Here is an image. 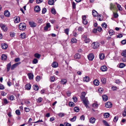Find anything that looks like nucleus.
<instances>
[{
  "label": "nucleus",
  "mask_w": 126,
  "mask_h": 126,
  "mask_svg": "<svg viewBox=\"0 0 126 126\" xmlns=\"http://www.w3.org/2000/svg\"><path fill=\"white\" fill-rule=\"evenodd\" d=\"M82 39L85 43H86L90 42V40L88 37H87V35L86 33L82 35Z\"/></svg>",
  "instance_id": "nucleus-1"
},
{
  "label": "nucleus",
  "mask_w": 126,
  "mask_h": 126,
  "mask_svg": "<svg viewBox=\"0 0 126 126\" xmlns=\"http://www.w3.org/2000/svg\"><path fill=\"white\" fill-rule=\"evenodd\" d=\"M26 25L23 23H20L19 26V28L21 30H24L26 28Z\"/></svg>",
  "instance_id": "nucleus-2"
},
{
  "label": "nucleus",
  "mask_w": 126,
  "mask_h": 126,
  "mask_svg": "<svg viewBox=\"0 0 126 126\" xmlns=\"http://www.w3.org/2000/svg\"><path fill=\"white\" fill-rule=\"evenodd\" d=\"M91 45L93 48L95 49L99 47V44L97 42H94L92 43Z\"/></svg>",
  "instance_id": "nucleus-3"
},
{
  "label": "nucleus",
  "mask_w": 126,
  "mask_h": 126,
  "mask_svg": "<svg viewBox=\"0 0 126 126\" xmlns=\"http://www.w3.org/2000/svg\"><path fill=\"white\" fill-rule=\"evenodd\" d=\"M0 27L3 31L5 32H6L8 30L7 27L5 25L2 23H0Z\"/></svg>",
  "instance_id": "nucleus-4"
},
{
  "label": "nucleus",
  "mask_w": 126,
  "mask_h": 126,
  "mask_svg": "<svg viewBox=\"0 0 126 126\" xmlns=\"http://www.w3.org/2000/svg\"><path fill=\"white\" fill-rule=\"evenodd\" d=\"M115 4V3L114 4L111 3L110 4V9L111 10H115L116 9Z\"/></svg>",
  "instance_id": "nucleus-5"
},
{
  "label": "nucleus",
  "mask_w": 126,
  "mask_h": 126,
  "mask_svg": "<svg viewBox=\"0 0 126 126\" xmlns=\"http://www.w3.org/2000/svg\"><path fill=\"white\" fill-rule=\"evenodd\" d=\"M88 57V59L90 61H92L94 57V54L93 53H91L89 54Z\"/></svg>",
  "instance_id": "nucleus-6"
},
{
  "label": "nucleus",
  "mask_w": 126,
  "mask_h": 126,
  "mask_svg": "<svg viewBox=\"0 0 126 126\" xmlns=\"http://www.w3.org/2000/svg\"><path fill=\"white\" fill-rule=\"evenodd\" d=\"M112 104L110 102L106 103L105 104V106L107 108H110L112 106Z\"/></svg>",
  "instance_id": "nucleus-7"
},
{
  "label": "nucleus",
  "mask_w": 126,
  "mask_h": 126,
  "mask_svg": "<svg viewBox=\"0 0 126 126\" xmlns=\"http://www.w3.org/2000/svg\"><path fill=\"white\" fill-rule=\"evenodd\" d=\"M82 101H83V104H84L85 106L87 108L88 107L87 104L89 103L88 100L86 99Z\"/></svg>",
  "instance_id": "nucleus-8"
},
{
  "label": "nucleus",
  "mask_w": 126,
  "mask_h": 126,
  "mask_svg": "<svg viewBox=\"0 0 126 126\" xmlns=\"http://www.w3.org/2000/svg\"><path fill=\"white\" fill-rule=\"evenodd\" d=\"M107 67L106 65H103L101 67V70L103 72L106 71L107 70Z\"/></svg>",
  "instance_id": "nucleus-9"
},
{
  "label": "nucleus",
  "mask_w": 126,
  "mask_h": 126,
  "mask_svg": "<svg viewBox=\"0 0 126 126\" xmlns=\"http://www.w3.org/2000/svg\"><path fill=\"white\" fill-rule=\"evenodd\" d=\"M34 9L35 12H38L40 11V9L39 6H37L35 7Z\"/></svg>",
  "instance_id": "nucleus-10"
},
{
  "label": "nucleus",
  "mask_w": 126,
  "mask_h": 126,
  "mask_svg": "<svg viewBox=\"0 0 126 126\" xmlns=\"http://www.w3.org/2000/svg\"><path fill=\"white\" fill-rule=\"evenodd\" d=\"M51 65L54 68H56L58 67V64L57 62H54L52 63Z\"/></svg>",
  "instance_id": "nucleus-11"
},
{
  "label": "nucleus",
  "mask_w": 126,
  "mask_h": 126,
  "mask_svg": "<svg viewBox=\"0 0 126 126\" xmlns=\"http://www.w3.org/2000/svg\"><path fill=\"white\" fill-rule=\"evenodd\" d=\"M5 16L7 17H9L10 16V13L8 10H6L4 12Z\"/></svg>",
  "instance_id": "nucleus-12"
},
{
  "label": "nucleus",
  "mask_w": 126,
  "mask_h": 126,
  "mask_svg": "<svg viewBox=\"0 0 126 126\" xmlns=\"http://www.w3.org/2000/svg\"><path fill=\"white\" fill-rule=\"evenodd\" d=\"M51 25L49 23H47V24L46 26L44 27V30L45 31H47L48 28L50 27Z\"/></svg>",
  "instance_id": "nucleus-13"
},
{
  "label": "nucleus",
  "mask_w": 126,
  "mask_h": 126,
  "mask_svg": "<svg viewBox=\"0 0 126 126\" xmlns=\"http://www.w3.org/2000/svg\"><path fill=\"white\" fill-rule=\"evenodd\" d=\"M8 47L7 45L5 43H2L1 44V47L3 49H6Z\"/></svg>",
  "instance_id": "nucleus-14"
},
{
  "label": "nucleus",
  "mask_w": 126,
  "mask_h": 126,
  "mask_svg": "<svg viewBox=\"0 0 126 126\" xmlns=\"http://www.w3.org/2000/svg\"><path fill=\"white\" fill-rule=\"evenodd\" d=\"M25 88L27 90H29L31 88V85L29 83L26 84L25 86Z\"/></svg>",
  "instance_id": "nucleus-15"
},
{
  "label": "nucleus",
  "mask_w": 126,
  "mask_h": 126,
  "mask_svg": "<svg viewBox=\"0 0 126 126\" xmlns=\"http://www.w3.org/2000/svg\"><path fill=\"white\" fill-rule=\"evenodd\" d=\"M102 98L103 100L105 101H107L108 99V96L105 94H104L102 96Z\"/></svg>",
  "instance_id": "nucleus-16"
},
{
  "label": "nucleus",
  "mask_w": 126,
  "mask_h": 126,
  "mask_svg": "<svg viewBox=\"0 0 126 126\" xmlns=\"http://www.w3.org/2000/svg\"><path fill=\"white\" fill-rule=\"evenodd\" d=\"M83 80L84 82H88L89 80V77L87 76H86L85 77L83 78Z\"/></svg>",
  "instance_id": "nucleus-17"
},
{
  "label": "nucleus",
  "mask_w": 126,
  "mask_h": 126,
  "mask_svg": "<svg viewBox=\"0 0 126 126\" xmlns=\"http://www.w3.org/2000/svg\"><path fill=\"white\" fill-rule=\"evenodd\" d=\"M74 58L76 59H79L80 58V55L79 53H77L75 55Z\"/></svg>",
  "instance_id": "nucleus-18"
},
{
  "label": "nucleus",
  "mask_w": 126,
  "mask_h": 126,
  "mask_svg": "<svg viewBox=\"0 0 126 126\" xmlns=\"http://www.w3.org/2000/svg\"><path fill=\"white\" fill-rule=\"evenodd\" d=\"M92 14L94 17H96L98 15L97 12L95 10H93L92 12Z\"/></svg>",
  "instance_id": "nucleus-19"
},
{
  "label": "nucleus",
  "mask_w": 126,
  "mask_h": 126,
  "mask_svg": "<svg viewBox=\"0 0 126 126\" xmlns=\"http://www.w3.org/2000/svg\"><path fill=\"white\" fill-rule=\"evenodd\" d=\"M95 119L93 117H92L90 118V123L93 124L95 123Z\"/></svg>",
  "instance_id": "nucleus-20"
},
{
  "label": "nucleus",
  "mask_w": 126,
  "mask_h": 126,
  "mask_svg": "<svg viewBox=\"0 0 126 126\" xmlns=\"http://www.w3.org/2000/svg\"><path fill=\"white\" fill-rule=\"evenodd\" d=\"M105 57L103 53H101L99 55L100 59L101 60H102L104 59Z\"/></svg>",
  "instance_id": "nucleus-21"
},
{
  "label": "nucleus",
  "mask_w": 126,
  "mask_h": 126,
  "mask_svg": "<svg viewBox=\"0 0 126 126\" xmlns=\"http://www.w3.org/2000/svg\"><path fill=\"white\" fill-rule=\"evenodd\" d=\"M26 37V35L25 33H23L20 35V38L22 39H24Z\"/></svg>",
  "instance_id": "nucleus-22"
},
{
  "label": "nucleus",
  "mask_w": 126,
  "mask_h": 126,
  "mask_svg": "<svg viewBox=\"0 0 126 126\" xmlns=\"http://www.w3.org/2000/svg\"><path fill=\"white\" fill-rule=\"evenodd\" d=\"M30 25L31 27H36V25L35 23L33 22H29Z\"/></svg>",
  "instance_id": "nucleus-23"
},
{
  "label": "nucleus",
  "mask_w": 126,
  "mask_h": 126,
  "mask_svg": "<svg viewBox=\"0 0 126 126\" xmlns=\"http://www.w3.org/2000/svg\"><path fill=\"white\" fill-rule=\"evenodd\" d=\"M28 76L29 79H32L33 78V75L32 73H29L28 74Z\"/></svg>",
  "instance_id": "nucleus-24"
},
{
  "label": "nucleus",
  "mask_w": 126,
  "mask_h": 126,
  "mask_svg": "<svg viewBox=\"0 0 126 126\" xmlns=\"http://www.w3.org/2000/svg\"><path fill=\"white\" fill-rule=\"evenodd\" d=\"M2 60H5L7 58L6 55L4 54H2L1 56Z\"/></svg>",
  "instance_id": "nucleus-25"
},
{
  "label": "nucleus",
  "mask_w": 126,
  "mask_h": 126,
  "mask_svg": "<svg viewBox=\"0 0 126 126\" xmlns=\"http://www.w3.org/2000/svg\"><path fill=\"white\" fill-rule=\"evenodd\" d=\"M66 79H62L61 81V83L63 84H65L66 82Z\"/></svg>",
  "instance_id": "nucleus-26"
},
{
  "label": "nucleus",
  "mask_w": 126,
  "mask_h": 126,
  "mask_svg": "<svg viewBox=\"0 0 126 126\" xmlns=\"http://www.w3.org/2000/svg\"><path fill=\"white\" fill-rule=\"evenodd\" d=\"M93 82H94V84L96 86H98L99 84V81L97 79L94 80V81Z\"/></svg>",
  "instance_id": "nucleus-27"
},
{
  "label": "nucleus",
  "mask_w": 126,
  "mask_h": 126,
  "mask_svg": "<svg viewBox=\"0 0 126 126\" xmlns=\"http://www.w3.org/2000/svg\"><path fill=\"white\" fill-rule=\"evenodd\" d=\"M11 65V62L8 64L7 65V70L8 72L9 71V70Z\"/></svg>",
  "instance_id": "nucleus-28"
},
{
  "label": "nucleus",
  "mask_w": 126,
  "mask_h": 126,
  "mask_svg": "<svg viewBox=\"0 0 126 126\" xmlns=\"http://www.w3.org/2000/svg\"><path fill=\"white\" fill-rule=\"evenodd\" d=\"M109 33L110 35L111 36L114 34V31L112 30H110L109 31Z\"/></svg>",
  "instance_id": "nucleus-29"
},
{
  "label": "nucleus",
  "mask_w": 126,
  "mask_h": 126,
  "mask_svg": "<svg viewBox=\"0 0 126 126\" xmlns=\"http://www.w3.org/2000/svg\"><path fill=\"white\" fill-rule=\"evenodd\" d=\"M41 56V55L40 54L38 53H36L34 55L35 57L38 59L40 58Z\"/></svg>",
  "instance_id": "nucleus-30"
},
{
  "label": "nucleus",
  "mask_w": 126,
  "mask_h": 126,
  "mask_svg": "<svg viewBox=\"0 0 126 126\" xmlns=\"http://www.w3.org/2000/svg\"><path fill=\"white\" fill-rule=\"evenodd\" d=\"M117 5V8L119 11H122V8L121 7V6L119 4L117 3H115Z\"/></svg>",
  "instance_id": "nucleus-31"
},
{
  "label": "nucleus",
  "mask_w": 126,
  "mask_h": 126,
  "mask_svg": "<svg viewBox=\"0 0 126 126\" xmlns=\"http://www.w3.org/2000/svg\"><path fill=\"white\" fill-rule=\"evenodd\" d=\"M101 81L102 83L105 84L106 83V79L105 78H102L101 79Z\"/></svg>",
  "instance_id": "nucleus-32"
},
{
  "label": "nucleus",
  "mask_w": 126,
  "mask_h": 126,
  "mask_svg": "<svg viewBox=\"0 0 126 126\" xmlns=\"http://www.w3.org/2000/svg\"><path fill=\"white\" fill-rule=\"evenodd\" d=\"M34 89L35 91H37L39 89V87L37 85H34L33 86Z\"/></svg>",
  "instance_id": "nucleus-33"
},
{
  "label": "nucleus",
  "mask_w": 126,
  "mask_h": 126,
  "mask_svg": "<svg viewBox=\"0 0 126 126\" xmlns=\"http://www.w3.org/2000/svg\"><path fill=\"white\" fill-rule=\"evenodd\" d=\"M79 109L78 107H76L74 108V110L75 112H79Z\"/></svg>",
  "instance_id": "nucleus-34"
},
{
  "label": "nucleus",
  "mask_w": 126,
  "mask_h": 126,
  "mask_svg": "<svg viewBox=\"0 0 126 126\" xmlns=\"http://www.w3.org/2000/svg\"><path fill=\"white\" fill-rule=\"evenodd\" d=\"M104 116L105 118H107L109 116L110 114L108 113H106L104 114Z\"/></svg>",
  "instance_id": "nucleus-35"
},
{
  "label": "nucleus",
  "mask_w": 126,
  "mask_h": 126,
  "mask_svg": "<svg viewBox=\"0 0 126 126\" xmlns=\"http://www.w3.org/2000/svg\"><path fill=\"white\" fill-rule=\"evenodd\" d=\"M54 3L53 0H49L48 1V3L50 5H53Z\"/></svg>",
  "instance_id": "nucleus-36"
},
{
  "label": "nucleus",
  "mask_w": 126,
  "mask_h": 126,
  "mask_svg": "<svg viewBox=\"0 0 126 126\" xmlns=\"http://www.w3.org/2000/svg\"><path fill=\"white\" fill-rule=\"evenodd\" d=\"M122 55L125 57H126V50L123 51L122 53Z\"/></svg>",
  "instance_id": "nucleus-37"
},
{
  "label": "nucleus",
  "mask_w": 126,
  "mask_h": 126,
  "mask_svg": "<svg viewBox=\"0 0 126 126\" xmlns=\"http://www.w3.org/2000/svg\"><path fill=\"white\" fill-rule=\"evenodd\" d=\"M103 122L104 125L106 126H110L108 124L107 122L105 120L103 121Z\"/></svg>",
  "instance_id": "nucleus-38"
},
{
  "label": "nucleus",
  "mask_w": 126,
  "mask_h": 126,
  "mask_svg": "<svg viewBox=\"0 0 126 126\" xmlns=\"http://www.w3.org/2000/svg\"><path fill=\"white\" fill-rule=\"evenodd\" d=\"M38 60L36 59H34L32 61V63L33 64H36L38 62Z\"/></svg>",
  "instance_id": "nucleus-39"
},
{
  "label": "nucleus",
  "mask_w": 126,
  "mask_h": 126,
  "mask_svg": "<svg viewBox=\"0 0 126 126\" xmlns=\"http://www.w3.org/2000/svg\"><path fill=\"white\" fill-rule=\"evenodd\" d=\"M125 66V64L123 63H120L119 65V67L120 68H122L124 67Z\"/></svg>",
  "instance_id": "nucleus-40"
},
{
  "label": "nucleus",
  "mask_w": 126,
  "mask_h": 126,
  "mask_svg": "<svg viewBox=\"0 0 126 126\" xmlns=\"http://www.w3.org/2000/svg\"><path fill=\"white\" fill-rule=\"evenodd\" d=\"M69 105L70 107H74L75 105V104L73 102H69Z\"/></svg>",
  "instance_id": "nucleus-41"
},
{
  "label": "nucleus",
  "mask_w": 126,
  "mask_h": 126,
  "mask_svg": "<svg viewBox=\"0 0 126 126\" xmlns=\"http://www.w3.org/2000/svg\"><path fill=\"white\" fill-rule=\"evenodd\" d=\"M15 33L13 32H11L10 33V35L11 37H13L15 36Z\"/></svg>",
  "instance_id": "nucleus-42"
},
{
  "label": "nucleus",
  "mask_w": 126,
  "mask_h": 126,
  "mask_svg": "<svg viewBox=\"0 0 126 126\" xmlns=\"http://www.w3.org/2000/svg\"><path fill=\"white\" fill-rule=\"evenodd\" d=\"M71 41L72 43H75L77 42V40L75 38H73L71 39Z\"/></svg>",
  "instance_id": "nucleus-43"
},
{
  "label": "nucleus",
  "mask_w": 126,
  "mask_h": 126,
  "mask_svg": "<svg viewBox=\"0 0 126 126\" xmlns=\"http://www.w3.org/2000/svg\"><path fill=\"white\" fill-rule=\"evenodd\" d=\"M76 116H74L73 118L70 119V121L72 122L75 121L76 119Z\"/></svg>",
  "instance_id": "nucleus-44"
},
{
  "label": "nucleus",
  "mask_w": 126,
  "mask_h": 126,
  "mask_svg": "<svg viewBox=\"0 0 126 126\" xmlns=\"http://www.w3.org/2000/svg\"><path fill=\"white\" fill-rule=\"evenodd\" d=\"M58 116L60 117H62L64 115V114L63 113H60L58 114Z\"/></svg>",
  "instance_id": "nucleus-45"
},
{
  "label": "nucleus",
  "mask_w": 126,
  "mask_h": 126,
  "mask_svg": "<svg viewBox=\"0 0 126 126\" xmlns=\"http://www.w3.org/2000/svg\"><path fill=\"white\" fill-rule=\"evenodd\" d=\"M51 12L54 15L56 14V10L55 9L53 8L51 10Z\"/></svg>",
  "instance_id": "nucleus-46"
},
{
  "label": "nucleus",
  "mask_w": 126,
  "mask_h": 126,
  "mask_svg": "<svg viewBox=\"0 0 126 126\" xmlns=\"http://www.w3.org/2000/svg\"><path fill=\"white\" fill-rule=\"evenodd\" d=\"M14 98V96L13 95H11L9 96L8 98V99L9 100H13Z\"/></svg>",
  "instance_id": "nucleus-47"
},
{
  "label": "nucleus",
  "mask_w": 126,
  "mask_h": 126,
  "mask_svg": "<svg viewBox=\"0 0 126 126\" xmlns=\"http://www.w3.org/2000/svg\"><path fill=\"white\" fill-rule=\"evenodd\" d=\"M42 98L41 97L37 99V102L38 103L41 102L42 101Z\"/></svg>",
  "instance_id": "nucleus-48"
},
{
  "label": "nucleus",
  "mask_w": 126,
  "mask_h": 126,
  "mask_svg": "<svg viewBox=\"0 0 126 126\" xmlns=\"http://www.w3.org/2000/svg\"><path fill=\"white\" fill-rule=\"evenodd\" d=\"M102 26L103 28L104 27L105 28H106L107 27V25L105 23H104L102 24Z\"/></svg>",
  "instance_id": "nucleus-49"
},
{
  "label": "nucleus",
  "mask_w": 126,
  "mask_h": 126,
  "mask_svg": "<svg viewBox=\"0 0 126 126\" xmlns=\"http://www.w3.org/2000/svg\"><path fill=\"white\" fill-rule=\"evenodd\" d=\"M85 118V117L84 115H82L80 117V119L82 121H84Z\"/></svg>",
  "instance_id": "nucleus-50"
},
{
  "label": "nucleus",
  "mask_w": 126,
  "mask_h": 126,
  "mask_svg": "<svg viewBox=\"0 0 126 126\" xmlns=\"http://www.w3.org/2000/svg\"><path fill=\"white\" fill-rule=\"evenodd\" d=\"M50 79L51 81L53 82L55 80V78L53 76H51L50 77Z\"/></svg>",
  "instance_id": "nucleus-51"
},
{
  "label": "nucleus",
  "mask_w": 126,
  "mask_h": 126,
  "mask_svg": "<svg viewBox=\"0 0 126 126\" xmlns=\"http://www.w3.org/2000/svg\"><path fill=\"white\" fill-rule=\"evenodd\" d=\"M98 106V105L96 103H94L92 105V106L94 108H97Z\"/></svg>",
  "instance_id": "nucleus-52"
},
{
  "label": "nucleus",
  "mask_w": 126,
  "mask_h": 126,
  "mask_svg": "<svg viewBox=\"0 0 126 126\" xmlns=\"http://www.w3.org/2000/svg\"><path fill=\"white\" fill-rule=\"evenodd\" d=\"M118 119V117L115 116L114 117L113 119V121L114 122H116Z\"/></svg>",
  "instance_id": "nucleus-53"
},
{
  "label": "nucleus",
  "mask_w": 126,
  "mask_h": 126,
  "mask_svg": "<svg viewBox=\"0 0 126 126\" xmlns=\"http://www.w3.org/2000/svg\"><path fill=\"white\" fill-rule=\"evenodd\" d=\"M64 32L67 35L68 34L69 30L68 29H66L64 30Z\"/></svg>",
  "instance_id": "nucleus-54"
},
{
  "label": "nucleus",
  "mask_w": 126,
  "mask_h": 126,
  "mask_svg": "<svg viewBox=\"0 0 126 126\" xmlns=\"http://www.w3.org/2000/svg\"><path fill=\"white\" fill-rule=\"evenodd\" d=\"M7 94L4 91H2L1 92V95L2 96H5Z\"/></svg>",
  "instance_id": "nucleus-55"
},
{
  "label": "nucleus",
  "mask_w": 126,
  "mask_h": 126,
  "mask_svg": "<svg viewBox=\"0 0 126 126\" xmlns=\"http://www.w3.org/2000/svg\"><path fill=\"white\" fill-rule=\"evenodd\" d=\"M16 67V63L13 65L11 67V69L12 70H13Z\"/></svg>",
  "instance_id": "nucleus-56"
},
{
  "label": "nucleus",
  "mask_w": 126,
  "mask_h": 126,
  "mask_svg": "<svg viewBox=\"0 0 126 126\" xmlns=\"http://www.w3.org/2000/svg\"><path fill=\"white\" fill-rule=\"evenodd\" d=\"M73 101L75 102H76L77 101V98L76 97H73L72 98Z\"/></svg>",
  "instance_id": "nucleus-57"
},
{
  "label": "nucleus",
  "mask_w": 126,
  "mask_h": 126,
  "mask_svg": "<svg viewBox=\"0 0 126 126\" xmlns=\"http://www.w3.org/2000/svg\"><path fill=\"white\" fill-rule=\"evenodd\" d=\"M41 79V78L40 76H37L36 79V80L37 81H39Z\"/></svg>",
  "instance_id": "nucleus-58"
},
{
  "label": "nucleus",
  "mask_w": 126,
  "mask_h": 126,
  "mask_svg": "<svg viewBox=\"0 0 126 126\" xmlns=\"http://www.w3.org/2000/svg\"><path fill=\"white\" fill-rule=\"evenodd\" d=\"M20 18L19 16L16 17V23H18L20 21Z\"/></svg>",
  "instance_id": "nucleus-59"
},
{
  "label": "nucleus",
  "mask_w": 126,
  "mask_h": 126,
  "mask_svg": "<svg viewBox=\"0 0 126 126\" xmlns=\"http://www.w3.org/2000/svg\"><path fill=\"white\" fill-rule=\"evenodd\" d=\"M72 6L73 9H75L76 8V5L75 2H73L72 3Z\"/></svg>",
  "instance_id": "nucleus-60"
},
{
  "label": "nucleus",
  "mask_w": 126,
  "mask_h": 126,
  "mask_svg": "<svg viewBox=\"0 0 126 126\" xmlns=\"http://www.w3.org/2000/svg\"><path fill=\"white\" fill-rule=\"evenodd\" d=\"M64 124L65 126H71V124L67 122L65 123Z\"/></svg>",
  "instance_id": "nucleus-61"
},
{
  "label": "nucleus",
  "mask_w": 126,
  "mask_h": 126,
  "mask_svg": "<svg viewBox=\"0 0 126 126\" xmlns=\"http://www.w3.org/2000/svg\"><path fill=\"white\" fill-rule=\"evenodd\" d=\"M38 22L39 23H42L43 21L42 19L41 18H38Z\"/></svg>",
  "instance_id": "nucleus-62"
},
{
  "label": "nucleus",
  "mask_w": 126,
  "mask_h": 126,
  "mask_svg": "<svg viewBox=\"0 0 126 126\" xmlns=\"http://www.w3.org/2000/svg\"><path fill=\"white\" fill-rule=\"evenodd\" d=\"M3 102L4 104H6L8 103V102L6 99H4L3 100Z\"/></svg>",
  "instance_id": "nucleus-63"
},
{
  "label": "nucleus",
  "mask_w": 126,
  "mask_h": 126,
  "mask_svg": "<svg viewBox=\"0 0 126 126\" xmlns=\"http://www.w3.org/2000/svg\"><path fill=\"white\" fill-rule=\"evenodd\" d=\"M4 89V86L2 84L0 85V90H3Z\"/></svg>",
  "instance_id": "nucleus-64"
}]
</instances>
